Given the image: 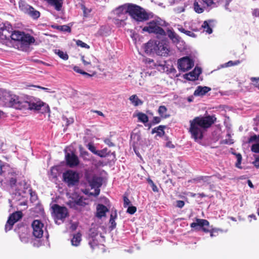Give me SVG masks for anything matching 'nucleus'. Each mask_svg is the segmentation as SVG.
Wrapping results in <instances>:
<instances>
[{"mask_svg":"<svg viewBox=\"0 0 259 259\" xmlns=\"http://www.w3.org/2000/svg\"><path fill=\"white\" fill-rule=\"evenodd\" d=\"M1 99L6 105L20 110L38 111L45 105V103L40 99L33 97L28 96L19 97L11 95L6 92L3 93Z\"/></svg>","mask_w":259,"mask_h":259,"instance_id":"f257e3e1","label":"nucleus"},{"mask_svg":"<svg viewBox=\"0 0 259 259\" xmlns=\"http://www.w3.org/2000/svg\"><path fill=\"white\" fill-rule=\"evenodd\" d=\"M215 115L200 116L190 121L189 132L195 141H201L203 138L204 132L216 121Z\"/></svg>","mask_w":259,"mask_h":259,"instance_id":"f03ea898","label":"nucleus"},{"mask_svg":"<svg viewBox=\"0 0 259 259\" xmlns=\"http://www.w3.org/2000/svg\"><path fill=\"white\" fill-rule=\"evenodd\" d=\"M113 15H128L130 16H153V14L141 6L133 3H125L115 8L111 12Z\"/></svg>","mask_w":259,"mask_h":259,"instance_id":"7ed1b4c3","label":"nucleus"},{"mask_svg":"<svg viewBox=\"0 0 259 259\" xmlns=\"http://www.w3.org/2000/svg\"><path fill=\"white\" fill-rule=\"evenodd\" d=\"M63 181L68 187L77 185L79 181L78 173L72 170H68L63 174Z\"/></svg>","mask_w":259,"mask_h":259,"instance_id":"20e7f679","label":"nucleus"},{"mask_svg":"<svg viewBox=\"0 0 259 259\" xmlns=\"http://www.w3.org/2000/svg\"><path fill=\"white\" fill-rule=\"evenodd\" d=\"M221 1L222 0H197L194 3L193 9L196 13L200 14L204 11V7L199 3L201 4L203 2L207 7L213 8L219 5Z\"/></svg>","mask_w":259,"mask_h":259,"instance_id":"39448f33","label":"nucleus"},{"mask_svg":"<svg viewBox=\"0 0 259 259\" xmlns=\"http://www.w3.org/2000/svg\"><path fill=\"white\" fill-rule=\"evenodd\" d=\"M143 31L148 32L150 33H153L157 36H166L165 31L155 23V21H152L148 23V25L145 26L143 28Z\"/></svg>","mask_w":259,"mask_h":259,"instance_id":"423d86ee","label":"nucleus"},{"mask_svg":"<svg viewBox=\"0 0 259 259\" xmlns=\"http://www.w3.org/2000/svg\"><path fill=\"white\" fill-rule=\"evenodd\" d=\"M85 200H87V199L83 196H78L76 198H72L67 202V204L71 208L80 210L81 208L88 204Z\"/></svg>","mask_w":259,"mask_h":259,"instance_id":"0eeeda50","label":"nucleus"},{"mask_svg":"<svg viewBox=\"0 0 259 259\" xmlns=\"http://www.w3.org/2000/svg\"><path fill=\"white\" fill-rule=\"evenodd\" d=\"M194 66V62L189 57H184L178 60V69L185 72L191 69Z\"/></svg>","mask_w":259,"mask_h":259,"instance_id":"6e6552de","label":"nucleus"},{"mask_svg":"<svg viewBox=\"0 0 259 259\" xmlns=\"http://www.w3.org/2000/svg\"><path fill=\"white\" fill-rule=\"evenodd\" d=\"M23 214L21 211H17L12 213L9 216L5 225L6 231H7L11 230L14 224L20 220Z\"/></svg>","mask_w":259,"mask_h":259,"instance_id":"1a4fd4ad","label":"nucleus"},{"mask_svg":"<svg viewBox=\"0 0 259 259\" xmlns=\"http://www.w3.org/2000/svg\"><path fill=\"white\" fill-rule=\"evenodd\" d=\"M31 226L33 229V236L36 238H41L44 233V224L40 220H35L32 222Z\"/></svg>","mask_w":259,"mask_h":259,"instance_id":"9d476101","label":"nucleus"},{"mask_svg":"<svg viewBox=\"0 0 259 259\" xmlns=\"http://www.w3.org/2000/svg\"><path fill=\"white\" fill-rule=\"evenodd\" d=\"M196 221V222H193L190 224L191 228L197 229V227H199L205 233L210 232L212 229L209 226V222L206 220L197 219Z\"/></svg>","mask_w":259,"mask_h":259,"instance_id":"9b49d317","label":"nucleus"},{"mask_svg":"<svg viewBox=\"0 0 259 259\" xmlns=\"http://www.w3.org/2000/svg\"><path fill=\"white\" fill-rule=\"evenodd\" d=\"M157 47L156 48L155 54L163 57H166L168 55L170 50L166 42L163 40L157 41Z\"/></svg>","mask_w":259,"mask_h":259,"instance_id":"f8f14e48","label":"nucleus"},{"mask_svg":"<svg viewBox=\"0 0 259 259\" xmlns=\"http://www.w3.org/2000/svg\"><path fill=\"white\" fill-rule=\"evenodd\" d=\"M53 212L56 217L59 220H63L68 215L67 209L64 206H61L57 204H54L52 206Z\"/></svg>","mask_w":259,"mask_h":259,"instance_id":"ddd939ff","label":"nucleus"},{"mask_svg":"<svg viewBox=\"0 0 259 259\" xmlns=\"http://www.w3.org/2000/svg\"><path fill=\"white\" fill-rule=\"evenodd\" d=\"M12 25L8 22L0 24V37L2 39H9L12 32Z\"/></svg>","mask_w":259,"mask_h":259,"instance_id":"4468645a","label":"nucleus"},{"mask_svg":"<svg viewBox=\"0 0 259 259\" xmlns=\"http://www.w3.org/2000/svg\"><path fill=\"white\" fill-rule=\"evenodd\" d=\"M19 7L26 14L30 15L31 16H39L40 13L30 5L21 3L19 4Z\"/></svg>","mask_w":259,"mask_h":259,"instance_id":"2eb2a0df","label":"nucleus"},{"mask_svg":"<svg viewBox=\"0 0 259 259\" xmlns=\"http://www.w3.org/2000/svg\"><path fill=\"white\" fill-rule=\"evenodd\" d=\"M66 163L70 167L76 166L79 164L78 157L73 153H67L65 155Z\"/></svg>","mask_w":259,"mask_h":259,"instance_id":"dca6fc26","label":"nucleus"},{"mask_svg":"<svg viewBox=\"0 0 259 259\" xmlns=\"http://www.w3.org/2000/svg\"><path fill=\"white\" fill-rule=\"evenodd\" d=\"M157 40H149L147 43L145 44L144 51L147 54H154L156 51Z\"/></svg>","mask_w":259,"mask_h":259,"instance_id":"f3484780","label":"nucleus"},{"mask_svg":"<svg viewBox=\"0 0 259 259\" xmlns=\"http://www.w3.org/2000/svg\"><path fill=\"white\" fill-rule=\"evenodd\" d=\"M109 211L108 208L102 204H98L96 207V216L98 218L101 219L106 216L107 212Z\"/></svg>","mask_w":259,"mask_h":259,"instance_id":"a211bd4d","label":"nucleus"},{"mask_svg":"<svg viewBox=\"0 0 259 259\" xmlns=\"http://www.w3.org/2000/svg\"><path fill=\"white\" fill-rule=\"evenodd\" d=\"M22 36L23 38L21 39L19 44L23 46H27L30 45L31 44L34 43L35 41L34 37L29 34H26L24 32Z\"/></svg>","mask_w":259,"mask_h":259,"instance_id":"6ab92c4d","label":"nucleus"},{"mask_svg":"<svg viewBox=\"0 0 259 259\" xmlns=\"http://www.w3.org/2000/svg\"><path fill=\"white\" fill-rule=\"evenodd\" d=\"M201 73V70L200 68H195L192 71L186 74V78L189 80H195L198 79Z\"/></svg>","mask_w":259,"mask_h":259,"instance_id":"aec40b11","label":"nucleus"},{"mask_svg":"<svg viewBox=\"0 0 259 259\" xmlns=\"http://www.w3.org/2000/svg\"><path fill=\"white\" fill-rule=\"evenodd\" d=\"M211 90V88L207 87L198 86L194 92L195 96H203Z\"/></svg>","mask_w":259,"mask_h":259,"instance_id":"412c9836","label":"nucleus"},{"mask_svg":"<svg viewBox=\"0 0 259 259\" xmlns=\"http://www.w3.org/2000/svg\"><path fill=\"white\" fill-rule=\"evenodd\" d=\"M92 188H99L101 186V181L100 178L94 176L88 181Z\"/></svg>","mask_w":259,"mask_h":259,"instance_id":"4be33fe9","label":"nucleus"},{"mask_svg":"<svg viewBox=\"0 0 259 259\" xmlns=\"http://www.w3.org/2000/svg\"><path fill=\"white\" fill-rule=\"evenodd\" d=\"M157 112L162 119H166L170 117V114L167 113V108L164 105L160 106Z\"/></svg>","mask_w":259,"mask_h":259,"instance_id":"5701e85b","label":"nucleus"},{"mask_svg":"<svg viewBox=\"0 0 259 259\" xmlns=\"http://www.w3.org/2000/svg\"><path fill=\"white\" fill-rule=\"evenodd\" d=\"M166 128L165 125H160L152 129V134L156 133L157 136L161 137L165 134L164 130Z\"/></svg>","mask_w":259,"mask_h":259,"instance_id":"b1692460","label":"nucleus"},{"mask_svg":"<svg viewBox=\"0 0 259 259\" xmlns=\"http://www.w3.org/2000/svg\"><path fill=\"white\" fill-rule=\"evenodd\" d=\"M24 32H21L19 31H12L10 38L13 40L17 41L18 43L20 42L21 39L23 38L22 35Z\"/></svg>","mask_w":259,"mask_h":259,"instance_id":"393cba45","label":"nucleus"},{"mask_svg":"<svg viewBox=\"0 0 259 259\" xmlns=\"http://www.w3.org/2000/svg\"><path fill=\"white\" fill-rule=\"evenodd\" d=\"M129 100L135 106H138L139 105H142L143 102L136 95H132L130 98Z\"/></svg>","mask_w":259,"mask_h":259,"instance_id":"a878e982","label":"nucleus"},{"mask_svg":"<svg viewBox=\"0 0 259 259\" xmlns=\"http://www.w3.org/2000/svg\"><path fill=\"white\" fill-rule=\"evenodd\" d=\"M136 116L138 117L139 121L143 123L145 126H147L146 123L148 122L149 118L148 116L146 114L140 112L137 113Z\"/></svg>","mask_w":259,"mask_h":259,"instance_id":"bb28decb","label":"nucleus"},{"mask_svg":"<svg viewBox=\"0 0 259 259\" xmlns=\"http://www.w3.org/2000/svg\"><path fill=\"white\" fill-rule=\"evenodd\" d=\"M52 27L56 29L59 31L63 32H67L70 33L71 32V29L68 25H52Z\"/></svg>","mask_w":259,"mask_h":259,"instance_id":"cd10ccee","label":"nucleus"},{"mask_svg":"<svg viewBox=\"0 0 259 259\" xmlns=\"http://www.w3.org/2000/svg\"><path fill=\"white\" fill-rule=\"evenodd\" d=\"M81 234L80 233H77L73 235L71 239V244L73 246H78L81 240Z\"/></svg>","mask_w":259,"mask_h":259,"instance_id":"c85d7f7f","label":"nucleus"},{"mask_svg":"<svg viewBox=\"0 0 259 259\" xmlns=\"http://www.w3.org/2000/svg\"><path fill=\"white\" fill-rule=\"evenodd\" d=\"M212 21V20H209L208 21H205L202 25V27H203L205 31L208 34H211L212 32V30L210 27L211 25L210 24Z\"/></svg>","mask_w":259,"mask_h":259,"instance_id":"c756f323","label":"nucleus"},{"mask_svg":"<svg viewBox=\"0 0 259 259\" xmlns=\"http://www.w3.org/2000/svg\"><path fill=\"white\" fill-rule=\"evenodd\" d=\"M117 218V213L116 211H115L114 213H112L110 215L109 223L111 224L110 228L112 230L115 228L116 226V223H115V220Z\"/></svg>","mask_w":259,"mask_h":259,"instance_id":"7c9ffc66","label":"nucleus"},{"mask_svg":"<svg viewBox=\"0 0 259 259\" xmlns=\"http://www.w3.org/2000/svg\"><path fill=\"white\" fill-rule=\"evenodd\" d=\"M233 154L236 156L237 161L235 163V166L239 169H242L241 161L242 160V157L240 153H233Z\"/></svg>","mask_w":259,"mask_h":259,"instance_id":"2f4dec72","label":"nucleus"},{"mask_svg":"<svg viewBox=\"0 0 259 259\" xmlns=\"http://www.w3.org/2000/svg\"><path fill=\"white\" fill-rule=\"evenodd\" d=\"M55 53L57 54L60 58L64 60H67L68 59V55L66 53L60 50L56 49L55 50Z\"/></svg>","mask_w":259,"mask_h":259,"instance_id":"473e14b6","label":"nucleus"},{"mask_svg":"<svg viewBox=\"0 0 259 259\" xmlns=\"http://www.w3.org/2000/svg\"><path fill=\"white\" fill-rule=\"evenodd\" d=\"M107 151L108 149L106 148L101 150H97V153L96 155L99 156L100 157H105L107 155H109V153H110V151L108 152Z\"/></svg>","mask_w":259,"mask_h":259,"instance_id":"72a5a7b5","label":"nucleus"},{"mask_svg":"<svg viewBox=\"0 0 259 259\" xmlns=\"http://www.w3.org/2000/svg\"><path fill=\"white\" fill-rule=\"evenodd\" d=\"M111 19L112 22L116 25L118 27L124 26L125 24L124 20H119L116 17H114L112 19L111 18Z\"/></svg>","mask_w":259,"mask_h":259,"instance_id":"f704fd0d","label":"nucleus"},{"mask_svg":"<svg viewBox=\"0 0 259 259\" xmlns=\"http://www.w3.org/2000/svg\"><path fill=\"white\" fill-rule=\"evenodd\" d=\"M167 35L173 41L178 40V36L173 30L168 29L167 30Z\"/></svg>","mask_w":259,"mask_h":259,"instance_id":"c9c22d12","label":"nucleus"},{"mask_svg":"<svg viewBox=\"0 0 259 259\" xmlns=\"http://www.w3.org/2000/svg\"><path fill=\"white\" fill-rule=\"evenodd\" d=\"M80 9L83 11L84 16H86L87 15L90 14L92 10L91 8L87 7L82 4H80Z\"/></svg>","mask_w":259,"mask_h":259,"instance_id":"e433bc0d","label":"nucleus"},{"mask_svg":"<svg viewBox=\"0 0 259 259\" xmlns=\"http://www.w3.org/2000/svg\"><path fill=\"white\" fill-rule=\"evenodd\" d=\"M259 142V135L253 134L252 136H251L248 139L247 143H258Z\"/></svg>","mask_w":259,"mask_h":259,"instance_id":"4c0bfd02","label":"nucleus"},{"mask_svg":"<svg viewBox=\"0 0 259 259\" xmlns=\"http://www.w3.org/2000/svg\"><path fill=\"white\" fill-rule=\"evenodd\" d=\"M162 119L160 116L153 117L151 123L148 124L149 128L151 127L152 124L154 125L160 123Z\"/></svg>","mask_w":259,"mask_h":259,"instance_id":"58836bf2","label":"nucleus"},{"mask_svg":"<svg viewBox=\"0 0 259 259\" xmlns=\"http://www.w3.org/2000/svg\"><path fill=\"white\" fill-rule=\"evenodd\" d=\"M76 44L77 46L80 47L81 48H84L87 49H89L90 48L89 45L83 42L81 40H77L76 41Z\"/></svg>","mask_w":259,"mask_h":259,"instance_id":"ea45409f","label":"nucleus"},{"mask_svg":"<svg viewBox=\"0 0 259 259\" xmlns=\"http://www.w3.org/2000/svg\"><path fill=\"white\" fill-rule=\"evenodd\" d=\"M81 61L84 66L92 65V62L90 58H85L84 56H81Z\"/></svg>","mask_w":259,"mask_h":259,"instance_id":"a19ab883","label":"nucleus"},{"mask_svg":"<svg viewBox=\"0 0 259 259\" xmlns=\"http://www.w3.org/2000/svg\"><path fill=\"white\" fill-rule=\"evenodd\" d=\"M158 19L155 22L158 26H166L168 25L165 21L162 20L160 17H158Z\"/></svg>","mask_w":259,"mask_h":259,"instance_id":"79ce46f5","label":"nucleus"},{"mask_svg":"<svg viewBox=\"0 0 259 259\" xmlns=\"http://www.w3.org/2000/svg\"><path fill=\"white\" fill-rule=\"evenodd\" d=\"M147 182L151 185L152 190L154 192H157L158 191V188L157 187L156 185L154 183L153 181L151 179H150L149 178L148 179Z\"/></svg>","mask_w":259,"mask_h":259,"instance_id":"37998d69","label":"nucleus"},{"mask_svg":"<svg viewBox=\"0 0 259 259\" xmlns=\"http://www.w3.org/2000/svg\"><path fill=\"white\" fill-rule=\"evenodd\" d=\"M251 150L255 153H259V143L254 144L251 146Z\"/></svg>","mask_w":259,"mask_h":259,"instance_id":"c03bdc74","label":"nucleus"},{"mask_svg":"<svg viewBox=\"0 0 259 259\" xmlns=\"http://www.w3.org/2000/svg\"><path fill=\"white\" fill-rule=\"evenodd\" d=\"M90 154L87 151H81L80 152V156L84 160H89Z\"/></svg>","mask_w":259,"mask_h":259,"instance_id":"a18cd8bd","label":"nucleus"},{"mask_svg":"<svg viewBox=\"0 0 259 259\" xmlns=\"http://www.w3.org/2000/svg\"><path fill=\"white\" fill-rule=\"evenodd\" d=\"M137 211V208L134 206H131L127 208L126 212L131 214H134Z\"/></svg>","mask_w":259,"mask_h":259,"instance_id":"49530a36","label":"nucleus"},{"mask_svg":"<svg viewBox=\"0 0 259 259\" xmlns=\"http://www.w3.org/2000/svg\"><path fill=\"white\" fill-rule=\"evenodd\" d=\"M88 149L94 154H96L97 153V150L96 149V147L94 146L93 144L91 143H89L88 145Z\"/></svg>","mask_w":259,"mask_h":259,"instance_id":"de8ad7c7","label":"nucleus"},{"mask_svg":"<svg viewBox=\"0 0 259 259\" xmlns=\"http://www.w3.org/2000/svg\"><path fill=\"white\" fill-rule=\"evenodd\" d=\"M57 169L54 167H52L50 171V174L53 178H56L57 177Z\"/></svg>","mask_w":259,"mask_h":259,"instance_id":"09e8293b","label":"nucleus"},{"mask_svg":"<svg viewBox=\"0 0 259 259\" xmlns=\"http://www.w3.org/2000/svg\"><path fill=\"white\" fill-rule=\"evenodd\" d=\"M240 63V61L239 60H237L234 62L232 61H229L227 63V66H232L234 65H237Z\"/></svg>","mask_w":259,"mask_h":259,"instance_id":"8fccbe9b","label":"nucleus"},{"mask_svg":"<svg viewBox=\"0 0 259 259\" xmlns=\"http://www.w3.org/2000/svg\"><path fill=\"white\" fill-rule=\"evenodd\" d=\"M134 20L137 22H143L148 20L149 17H132Z\"/></svg>","mask_w":259,"mask_h":259,"instance_id":"3c124183","label":"nucleus"},{"mask_svg":"<svg viewBox=\"0 0 259 259\" xmlns=\"http://www.w3.org/2000/svg\"><path fill=\"white\" fill-rule=\"evenodd\" d=\"M131 204V201L127 197L124 196H123V206L124 207H126L128 205Z\"/></svg>","mask_w":259,"mask_h":259,"instance_id":"603ef678","label":"nucleus"},{"mask_svg":"<svg viewBox=\"0 0 259 259\" xmlns=\"http://www.w3.org/2000/svg\"><path fill=\"white\" fill-rule=\"evenodd\" d=\"M104 143L109 147L115 146L114 144L111 141L110 139L106 138L104 140Z\"/></svg>","mask_w":259,"mask_h":259,"instance_id":"864d4df0","label":"nucleus"},{"mask_svg":"<svg viewBox=\"0 0 259 259\" xmlns=\"http://www.w3.org/2000/svg\"><path fill=\"white\" fill-rule=\"evenodd\" d=\"M20 239L21 241L24 243H27L28 242V237L27 234H24V236L20 235Z\"/></svg>","mask_w":259,"mask_h":259,"instance_id":"5fc2aeb1","label":"nucleus"},{"mask_svg":"<svg viewBox=\"0 0 259 259\" xmlns=\"http://www.w3.org/2000/svg\"><path fill=\"white\" fill-rule=\"evenodd\" d=\"M73 70L78 73H80L81 74H85V71H83L82 70L80 69L79 67L75 66L73 68Z\"/></svg>","mask_w":259,"mask_h":259,"instance_id":"6e6d98bb","label":"nucleus"},{"mask_svg":"<svg viewBox=\"0 0 259 259\" xmlns=\"http://www.w3.org/2000/svg\"><path fill=\"white\" fill-rule=\"evenodd\" d=\"M17 183V180L15 178H12L10 180L9 184L11 187H14L16 186Z\"/></svg>","mask_w":259,"mask_h":259,"instance_id":"4d7b16f0","label":"nucleus"},{"mask_svg":"<svg viewBox=\"0 0 259 259\" xmlns=\"http://www.w3.org/2000/svg\"><path fill=\"white\" fill-rule=\"evenodd\" d=\"M185 205V202L182 200L177 201V206L179 208H182Z\"/></svg>","mask_w":259,"mask_h":259,"instance_id":"13d9d810","label":"nucleus"},{"mask_svg":"<svg viewBox=\"0 0 259 259\" xmlns=\"http://www.w3.org/2000/svg\"><path fill=\"white\" fill-rule=\"evenodd\" d=\"M89 244L90 245L91 248L93 249H94L95 247L97 245L96 242L93 239L92 241H91L89 242Z\"/></svg>","mask_w":259,"mask_h":259,"instance_id":"bf43d9fd","label":"nucleus"},{"mask_svg":"<svg viewBox=\"0 0 259 259\" xmlns=\"http://www.w3.org/2000/svg\"><path fill=\"white\" fill-rule=\"evenodd\" d=\"M186 34L188 36H191L192 37H196V35L192 31L187 30V31H186Z\"/></svg>","mask_w":259,"mask_h":259,"instance_id":"052dcab7","label":"nucleus"},{"mask_svg":"<svg viewBox=\"0 0 259 259\" xmlns=\"http://www.w3.org/2000/svg\"><path fill=\"white\" fill-rule=\"evenodd\" d=\"M94 189H95V192H94V193H91L90 195H93V196H98L99 195L100 190L99 188H94Z\"/></svg>","mask_w":259,"mask_h":259,"instance_id":"680f3d73","label":"nucleus"},{"mask_svg":"<svg viewBox=\"0 0 259 259\" xmlns=\"http://www.w3.org/2000/svg\"><path fill=\"white\" fill-rule=\"evenodd\" d=\"M233 143H234L233 140L231 139H229L228 140L226 139V140H224V141H223L224 144H228V145H231V144H233Z\"/></svg>","mask_w":259,"mask_h":259,"instance_id":"e2e57ef3","label":"nucleus"},{"mask_svg":"<svg viewBox=\"0 0 259 259\" xmlns=\"http://www.w3.org/2000/svg\"><path fill=\"white\" fill-rule=\"evenodd\" d=\"M253 164H254V166L258 168H259V160L258 158H256L254 161L253 162Z\"/></svg>","mask_w":259,"mask_h":259,"instance_id":"0e129e2a","label":"nucleus"},{"mask_svg":"<svg viewBox=\"0 0 259 259\" xmlns=\"http://www.w3.org/2000/svg\"><path fill=\"white\" fill-rule=\"evenodd\" d=\"M166 146L170 148H174L175 146L170 141H168L166 144Z\"/></svg>","mask_w":259,"mask_h":259,"instance_id":"69168bd1","label":"nucleus"},{"mask_svg":"<svg viewBox=\"0 0 259 259\" xmlns=\"http://www.w3.org/2000/svg\"><path fill=\"white\" fill-rule=\"evenodd\" d=\"M252 15L253 16H259V9H254L252 12Z\"/></svg>","mask_w":259,"mask_h":259,"instance_id":"338daca9","label":"nucleus"},{"mask_svg":"<svg viewBox=\"0 0 259 259\" xmlns=\"http://www.w3.org/2000/svg\"><path fill=\"white\" fill-rule=\"evenodd\" d=\"M209 232H210V235L211 237L215 236V235L214 234L215 233H218V232L213 229H211Z\"/></svg>","mask_w":259,"mask_h":259,"instance_id":"774afa93","label":"nucleus"}]
</instances>
